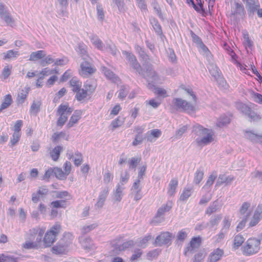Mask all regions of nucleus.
<instances>
[{
  "instance_id": "nucleus-1",
  "label": "nucleus",
  "mask_w": 262,
  "mask_h": 262,
  "mask_svg": "<svg viewBox=\"0 0 262 262\" xmlns=\"http://www.w3.org/2000/svg\"><path fill=\"white\" fill-rule=\"evenodd\" d=\"M192 133L196 144L200 146L207 145L214 140L213 132L200 125H194L192 129Z\"/></svg>"
},
{
  "instance_id": "nucleus-2",
  "label": "nucleus",
  "mask_w": 262,
  "mask_h": 262,
  "mask_svg": "<svg viewBox=\"0 0 262 262\" xmlns=\"http://www.w3.org/2000/svg\"><path fill=\"white\" fill-rule=\"evenodd\" d=\"M260 241L255 238H249L242 248L245 255L249 256L257 253L260 249Z\"/></svg>"
},
{
  "instance_id": "nucleus-3",
  "label": "nucleus",
  "mask_w": 262,
  "mask_h": 262,
  "mask_svg": "<svg viewBox=\"0 0 262 262\" xmlns=\"http://www.w3.org/2000/svg\"><path fill=\"white\" fill-rule=\"evenodd\" d=\"M46 231V227H38L30 230L32 235H35L36 241L34 242H27L24 244V247L26 249L37 248L39 243L41 241L42 237Z\"/></svg>"
},
{
  "instance_id": "nucleus-4",
  "label": "nucleus",
  "mask_w": 262,
  "mask_h": 262,
  "mask_svg": "<svg viewBox=\"0 0 262 262\" xmlns=\"http://www.w3.org/2000/svg\"><path fill=\"white\" fill-rule=\"evenodd\" d=\"M61 231V227L59 224H56L52 226L45 234L43 238L45 246H51L56 240V237Z\"/></svg>"
},
{
  "instance_id": "nucleus-5",
  "label": "nucleus",
  "mask_w": 262,
  "mask_h": 262,
  "mask_svg": "<svg viewBox=\"0 0 262 262\" xmlns=\"http://www.w3.org/2000/svg\"><path fill=\"white\" fill-rule=\"evenodd\" d=\"M72 112V108L70 107L67 104H61L59 105L56 113V115L59 116L57 122V126L62 127Z\"/></svg>"
},
{
  "instance_id": "nucleus-6",
  "label": "nucleus",
  "mask_w": 262,
  "mask_h": 262,
  "mask_svg": "<svg viewBox=\"0 0 262 262\" xmlns=\"http://www.w3.org/2000/svg\"><path fill=\"white\" fill-rule=\"evenodd\" d=\"M72 241V235L70 233L64 235L57 243L56 246L53 247L52 252L55 254H61L63 253L66 247L71 243Z\"/></svg>"
},
{
  "instance_id": "nucleus-7",
  "label": "nucleus",
  "mask_w": 262,
  "mask_h": 262,
  "mask_svg": "<svg viewBox=\"0 0 262 262\" xmlns=\"http://www.w3.org/2000/svg\"><path fill=\"white\" fill-rule=\"evenodd\" d=\"M140 60L143 62V66H145L147 73V77L151 78V81L157 79V74L153 70L150 65H148L149 60V57L146 54L145 50L138 54Z\"/></svg>"
},
{
  "instance_id": "nucleus-8",
  "label": "nucleus",
  "mask_w": 262,
  "mask_h": 262,
  "mask_svg": "<svg viewBox=\"0 0 262 262\" xmlns=\"http://www.w3.org/2000/svg\"><path fill=\"white\" fill-rule=\"evenodd\" d=\"M173 103L178 109L186 112L188 113L194 111L195 106L193 104L181 98L174 99Z\"/></svg>"
},
{
  "instance_id": "nucleus-9",
  "label": "nucleus",
  "mask_w": 262,
  "mask_h": 262,
  "mask_svg": "<svg viewBox=\"0 0 262 262\" xmlns=\"http://www.w3.org/2000/svg\"><path fill=\"white\" fill-rule=\"evenodd\" d=\"M236 107L253 121L259 120L261 118L259 115L252 111L249 107L245 104L237 103L236 104Z\"/></svg>"
},
{
  "instance_id": "nucleus-10",
  "label": "nucleus",
  "mask_w": 262,
  "mask_h": 262,
  "mask_svg": "<svg viewBox=\"0 0 262 262\" xmlns=\"http://www.w3.org/2000/svg\"><path fill=\"white\" fill-rule=\"evenodd\" d=\"M172 202L168 201L165 205H162L160 207L158 211L156 216L154 217V222L159 223L164 220V214L165 212L169 211L172 208Z\"/></svg>"
},
{
  "instance_id": "nucleus-11",
  "label": "nucleus",
  "mask_w": 262,
  "mask_h": 262,
  "mask_svg": "<svg viewBox=\"0 0 262 262\" xmlns=\"http://www.w3.org/2000/svg\"><path fill=\"white\" fill-rule=\"evenodd\" d=\"M201 243V238L200 237H193L189 245L184 250L185 255L188 256L189 254H192L196 249L199 248Z\"/></svg>"
},
{
  "instance_id": "nucleus-12",
  "label": "nucleus",
  "mask_w": 262,
  "mask_h": 262,
  "mask_svg": "<svg viewBox=\"0 0 262 262\" xmlns=\"http://www.w3.org/2000/svg\"><path fill=\"white\" fill-rule=\"evenodd\" d=\"M80 64V70L79 71L80 74L83 77H87L91 74L94 73L96 69L92 64L88 61V60H84Z\"/></svg>"
},
{
  "instance_id": "nucleus-13",
  "label": "nucleus",
  "mask_w": 262,
  "mask_h": 262,
  "mask_svg": "<svg viewBox=\"0 0 262 262\" xmlns=\"http://www.w3.org/2000/svg\"><path fill=\"white\" fill-rule=\"evenodd\" d=\"M262 219V204H259L254 210L253 215L249 223V227L256 226Z\"/></svg>"
},
{
  "instance_id": "nucleus-14",
  "label": "nucleus",
  "mask_w": 262,
  "mask_h": 262,
  "mask_svg": "<svg viewBox=\"0 0 262 262\" xmlns=\"http://www.w3.org/2000/svg\"><path fill=\"white\" fill-rule=\"evenodd\" d=\"M262 219V204H259L254 210L253 215L249 223V227L256 226Z\"/></svg>"
},
{
  "instance_id": "nucleus-15",
  "label": "nucleus",
  "mask_w": 262,
  "mask_h": 262,
  "mask_svg": "<svg viewBox=\"0 0 262 262\" xmlns=\"http://www.w3.org/2000/svg\"><path fill=\"white\" fill-rule=\"evenodd\" d=\"M262 219V204H259L254 210L253 215L249 223V227L256 226Z\"/></svg>"
},
{
  "instance_id": "nucleus-16",
  "label": "nucleus",
  "mask_w": 262,
  "mask_h": 262,
  "mask_svg": "<svg viewBox=\"0 0 262 262\" xmlns=\"http://www.w3.org/2000/svg\"><path fill=\"white\" fill-rule=\"evenodd\" d=\"M242 1L246 3V7L249 16H252L260 7L258 0H242Z\"/></svg>"
},
{
  "instance_id": "nucleus-17",
  "label": "nucleus",
  "mask_w": 262,
  "mask_h": 262,
  "mask_svg": "<svg viewBox=\"0 0 262 262\" xmlns=\"http://www.w3.org/2000/svg\"><path fill=\"white\" fill-rule=\"evenodd\" d=\"M171 237L172 234L168 232L162 233L160 235L157 237L155 240V243L157 246H159L168 244L170 243Z\"/></svg>"
},
{
  "instance_id": "nucleus-18",
  "label": "nucleus",
  "mask_w": 262,
  "mask_h": 262,
  "mask_svg": "<svg viewBox=\"0 0 262 262\" xmlns=\"http://www.w3.org/2000/svg\"><path fill=\"white\" fill-rule=\"evenodd\" d=\"M79 241L82 247L86 250L91 251L96 249L95 245L89 237L81 236L79 237Z\"/></svg>"
},
{
  "instance_id": "nucleus-19",
  "label": "nucleus",
  "mask_w": 262,
  "mask_h": 262,
  "mask_svg": "<svg viewBox=\"0 0 262 262\" xmlns=\"http://www.w3.org/2000/svg\"><path fill=\"white\" fill-rule=\"evenodd\" d=\"M125 187L121 186L120 184H118L116 188L113 191V199L115 202H120L123 196V190Z\"/></svg>"
},
{
  "instance_id": "nucleus-20",
  "label": "nucleus",
  "mask_w": 262,
  "mask_h": 262,
  "mask_svg": "<svg viewBox=\"0 0 262 262\" xmlns=\"http://www.w3.org/2000/svg\"><path fill=\"white\" fill-rule=\"evenodd\" d=\"M76 52L81 56L83 60H88L89 58L87 53V47L82 42L78 43L77 46L75 48Z\"/></svg>"
},
{
  "instance_id": "nucleus-21",
  "label": "nucleus",
  "mask_w": 262,
  "mask_h": 262,
  "mask_svg": "<svg viewBox=\"0 0 262 262\" xmlns=\"http://www.w3.org/2000/svg\"><path fill=\"white\" fill-rule=\"evenodd\" d=\"M113 254H118L119 252L124 251L126 249L134 245V242L132 240L126 241L123 243L121 245L119 244H114Z\"/></svg>"
},
{
  "instance_id": "nucleus-22",
  "label": "nucleus",
  "mask_w": 262,
  "mask_h": 262,
  "mask_svg": "<svg viewBox=\"0 0 262 262\" xmlns=\"http://www.w3.org/2000/svg\"><path fill=\"white\" fill-rule=\"evenodd\" d=\"M109 189L107 187L104 188L100 192L98 200L95 206L98 208H101L105 202V200L108 194Z\"/></svg>"
},
{
  "instance_id": "nucleus-23",
  "label": "nucleus",
  "mask_w": 262,
  "mask_h": 262,
  "mask_svg": "<svg viewBox=\"0 0 262 262\" xmlns=\"http://www.w3.org/2000/svg\"><path fill=\"white\" fill-rule=\"evenodd\" d=\"M234 180V177L231 176H226L225 174H220L215 184V187H218L225 183L226 185L230 184Z\"/></svg>"
},
{
  "instance_id": "nucleus-24",
  "label": "nucleus",
  "mask_w": 262,
  "mask_h": 262,
  "mask_svg": "<svg viewBox=\"0 0 262 262\" xmlns=\"http://www.w3.org/2000/svg\"><path fill=\"white\" fill-rule=\"evenodd\" d=\"M161 135V132L158 129H154L148 131L146 134V139L150 142H155Z\"/></svg>"
},
{
  "instance_id": "nucleus-25",
  "label": "nucleus",
  "mask_w": 262,
  "mask_h": 262,
  "mask_svg": "<svg viewBox=\"0 0 262 262\" xmlns=\"http://www.w3.org/2000/svg\"><path fill=\"white\" fill-rule=\"evenodd\" d=\"M29 90V88L25 87L18 92L16 99L18 104H22L23 103H24Z\"/></svg>"
},
{
  "instance_id": "nucleus-26",
  "label": "nucleus",
  "mask_w": 262,
  "mask_h": 262,
  "mask_svg": "<svg viewBox=\"0 0 262 262\" xmlns=\"http://www.w3.org/2000/svg\"><path fill=\"white\" fill-rule=\"evenodd\" d=\"M92 44L98 50H104L105 46L101 40L96 35H92L90 37Z\"/></svg>"
},
{
  "instance_id": "nucleus-27",
  "label": "nucleus",
  "mask_w": 262,
  "mask_h": 262,
  "mask_svg": "<svg viewBox=\"0 0 262 262\" xmlns=\"http://www.w3.org/2000/svg\"><path fill=\"white\" fill-rule=\"evenodd\" d=\"M59 3L58 14L59 16H64L67 14V8L68 0H57Z\"/></svg>"
},
{
  "instance_id": "nucleus-28",
  "label": "nucleus",
  "mask_w": 262,
  "mask_h": 262,
  "mask_svg": "<svg viewBox=\"0 0 262 262\" xmlns=\"http://www.w3.org/2000/svg\"><path fill=\"white\" fill-rule=\"evenodd\" d=\"M19 259V257L9 253L0 254V262H18Z\"/></svg>"
},
{
  "instance_id": "nucleus-29",
  "label": "nucleus",
  "mask_w": 262,
  "mask_h": 262,
  "mask_svg": "<svg viewBox=\"0 0 262 262\" xmlns=\"http://www.w3.org/2000/svg\"><path fill=\"white\" fill-rule=\"evenodd\" d=\"M46 56V53L43 50H39L36 52H33L31 53L29 57V60L32 61H36L39 59L44 58Z\"/></svg>"
},
{
  "instance_id": "nucleus-30",
  "label": "nucleus",
  "mask_w": 262,
  "mask_h": 262,
  "mask_svg": "<svg viewBox=\"0 0 262 262\" xmlns=\"http://www.w3.org/2000/svg\"><path fill=\"white\" fill-rule=\"evenodd\" d=\"M224 252L223 250L217 248L214 250L209 255V260L210 262H216L222 256Z\"/></svg>"
},
{
  "instance_id": "nucleus-31",
  "label": "nucleus",
  "mask_w": 262,
  "mask_h": 262,
  "mask_svg": "<svg viewBox=\"0 0 262 262\" xmlns=\"http://www.w3.org/2000/svg\"><path fill=\"white\" fill-rule=\"evenodd\" d=\"M129 87L127 85H122L119 87V90L117 92L118 94V98L123 100L127 96L129 91Z\"/></svg>"
},
{
  "instance_id": "nucleus-32",
  "label": "nucleus",
  "mask_w": 262,
  "mask_h": 262,
  "mask_svg": "<svg viewBox=\"0 0 262 262\" xmlns=\"http://www.w3.org/2000/svg\"><path fill=\"white\" fill-rule=\"evenodd\" d=\"M102 70L105 77L107 79L111 80L114 82H117L118 81H119V78L116 76V75L114 74L112 71L108 69L107 68L103 67L102 68Z\"/></svg>"
},
{
  "instance_id": "nucleus-33",
  "label": "nucleus",
  "mask_w": 262,
  "mask_h": 262,
  "mask_svg": "<svg viewBox=\"0 0 262 262\" xmlns=\"http://www.w3.org/2000/svg\"><path fill=\"white\" fill-rule=\"evenodd\" d=\"M193 188L192 187H185L184 188L179 200L181 201L186 202L193 193Z\"/></svg>"
},
{
  "instance_id": "nucleus-34",
  "label": "nucleus",
  "mask_w": 262,
  "mask_h": 262,
  "mask_svg": "<svg viewBox=\"0 0 262 262\" xmlns=\"http://www.w3.org/2000/svg\"><path fill=\"white\" fill-rule=\"evenodd\" d=\"M81 113L80 111H75L72 116L71 117L69 122L67 126L68 128L72 127L74 124L77 123L78 120L80 119Z\"/></svg>"
},
{
  "instance_id": "nucleus-35",
  "label": "nucleus",
  "mask_w": 262,
  "mask_h": 262,
  "mask_svg": "<svg viewBox=\"0 0 262 262\" xmlns=\"http://www.w3.org/2000/svg\"><path fill=\"white\" fill-rule=\"evenodd\" d=\"M70 84L72 88V90L76 92L81 88L82 82L76 77L72 78L70 81Z\"/></svg>"
},
{
  "instance_id": "nucleus-36",
  "label": "nucleus",
  "mask_w": 262,
  "mask_h": 262,
  "mask_svg": "<svg viewBox=\"0 0 262 262\" xmlns=\"http://www.w3.org/2000/svg\"><path fill=\"white\" fill-rule=\"evenodd\" d=\"M63 148L61 146H57L50 151V156L53 161H57L62 151Z\"/></svg>"
},
{
  "instance_id": "nucleus-37",
  "label": "nucleus",
  "mask_w": 262,
  "mask_h": 262,
  "mask_svg": "<svg viewBox=\"0 0 262 262\" xmlns=\"http://www.w3.org/2000/svg\"><path fill=\"white\" fill-rule=\"evenodd\" d=\"M178 185V181L176 179H173L170 181L167 191L169 195H173L175 193Z\"/></svg>"
},
{
  "instance_id": "nucleus-38",
  "label": "nucleus",
  "mask_w": 262,
  "mask_h": 262,
  "mask_svg": "<svg viewBox=\"0 0 262 262\" xmlns=\"http://www.w3.org/2000/svg\"><path fill=\"white\" fill-rule=\"evenodd\" d=\"M245 137L252 142H258L262 140V136L258 135L250 131H246Z\"/></svg>"
},
{
  "instance_id": "nucleus-39",
  "label": "nucleus",
  "mask_w": 262,
  "mask_h": 262,
  "mask_svg": "<svg viewBox=\"0 0 262 262\" xmlns=\"http://www.w3.org/2000/svg\"><path fill=\"white\" fill-rule=\"evenodd\" d=\"M12 103V99L11 95L8 94L6 95L4 101L0 106V113L2 112L3 110L8 108Z\"/></svg>"
},
{
  "instance_id": "nucleus-40",
  "label": "nucleus",
  "mask_w": 262,
  "mask_h": 262,
  "mask_svg": "<svg viewBox=\"0 0 262 262\" xmlns=\"http://www.w3.org/2000/svg\"><path fill=\"white\" fill-rule=\"evenodd\" d=\"M150 22L157 34L161 35L162 33V28L158 20L154 17H151L150 18Z\"/></svg>"
},
{
  "instance_id": "nucleus-41",
  "label": "nucleus",
  "mask_w": 262,
  "mask_h": 262,
  "mask_svg": "<svg viewBox=\"0 0 262 262\" xmlns=\"http://www.w3.org/2000/svg\"><path fill=\"white\" fill-rule=\"evenodd\" d=\"M245 238L241 234L235 235L233 239V247L237 249L245 241Z\"/></svg>"
},
{
  "instance_id": "nucleus-42",
  "label": "nucleus",
  "mask_w": 262,
  "mask_h": 262,
  "mask_svg": "<svg viewBox=\"0 0 262 262\" xmlns=\"http://www.w3.org/2000/svg\"><path fill=\"white\" fill-rule=\"evenodd\" d=\"M230 119L229 117L226 115L221 116L216 122V125L219 127L224 126L229 123Z\"/></svg>"
},
{
  "instance_id": "nucleus-43",
  "label": "nucleus",
  "mask_w": 262,
  "mask_h": 262,
  "mask_svg": "<svg viewBox=\"0 0 262 262\" xmlns=\"http://www.w3.org/2000/svg\"><path fill=\"white\" fill-rule=\"evenodd\" d=\"M219 209V205L217 201H214L211 203L209 206L206 209L205 213L209 215L215 212Z\"/></svg>"
},
{
  "instance_id": "nucleus-44",
  "label": "nucleus",
  "mask_w": 262,
  "mask_h": 262,
  "mask_svg": "<svg viewBox=\"0 0 262 262\" xmlns=\"http://www.w3.org/2000/svg\"><path fill=\"white\" fill-rule=\"evenodd\" d=\"M0 17L3 19L8 25L13 26L14 23V20L8 11L1 15Z\"/></svg>"
},
{
  "instance_id": "nucleus-45",
  "label": "nucleus",
  "mask_w": 262,
  "mask_h": 262,
  "mask_svg": "<svg viewBox=\"0 0 262 262\" xmlns=\"http://www.w3.org/2000/svg\"><path fill=\"white\" fill-rule=\"evenodd\" d=\"M88 92L85 89H80L76 92V97L78 101H81L86 98Z\"/></svg>"
},
{
  "instance_id": "nucleus-46",
  "label": "nucleus",
  "mask_w": 262,
  "mask_h": 262,
  "mask_svg": "<svg viewBox=\"0 0 262 262\" xmlns=\"http://www.w3.org/2000/svg\"><path fill=\"white\" fill-rule=\"evenodd\" d=\"M250 203L248 202H244L239 210V212L242 215H246L248 212H250L251 213V209H249L250 207Z\"/></svg>"
},
{
  "instance_id": "nucleus-47",
  "label": "nucleus",
  "mask_w": 262,
  "mask_h": 262,
  "mask_svg": "<svg viewBox=\"0 0 262 262\" xmlns=\"http://www.w3.org/2000/svg\"><path fill=\"white\" fill-rule=\"evenodd\" d=\"M250 216V212H248L243 217V220L238 223L236 227L237 231H239L242 230L245 227L247 220L249 218Z\"/></svg>"
},
{
  "instance_id": "nucleus-48",
  "label": "nucleus",
  "mask_w": 262,
  "mask_h": 262,
  "mask_svg": "<svg viewBox=\"0 0 262 262\" xmlns=\"http://www.w3.org/2000/svg\"><path fill=\"white\" fill-rule=\"evenodd\" d=\"M51 206L55 208H65L67 207V202L66 200H61L53 201Z\"/></svg>"
},
{
  "instance_id": "nucleus-49",
  "label": "nucleus",
  "mask_w": 262,
  "mask_h": 262,
  "mask_svg": "<svg viewBox=\"0 0 262 262\" xmlns=\"http://www.w3.org/2000/svg\"><path fill=\"white\" fill-rule=\"evenodd\" d=\"M113 6H116L120 12H123L125 10V6L123 0H113Z\"/></svg>"
},
{
  "instance_id": "nucleus-50",
  "label": "nucleus",
  "mask_w": 262,
  "mask_h": 262,
  "mask_svg": "<svg viewBox=\"0 0 262 262\" xmlns=\"http://www.w3.org/2000/svg\"><path fill=\"white\" fill-rule=\"evenodd\" d=\"M231 225V220L228 216H225L223 221V227L221 230L224 232H228Z\"/></svg>"
},
{
  "instance_id": "nucleus-51",
  "label": "nucleus",
  "mask_w": 262,
  "mask_h": 262,
  "mask_svg": "<svg viewBox=\"0 0 262 262\" xmlns=\"http://www.w3.org/2000/svg\"><path fill=\"white\" fill-rule=\"evenodd\" d=\"M217 176V172L214 171L208 177V180L205 185V187H210L213 184L214 180L216 179Z\"/></svg>"
},
{
  "instance_id": "nucleus-52",
  "label": "nucleus",
  "mask_w": 262,
  "mask_h": 262,
  "mask_svg": "<svg viewBox=\"0 0 262 262\" xmlns=\"http://www.w3.org/2000/svg\"><path fill=\"white\" fill-rule=\"evenodd\" d=\"M204 177V172L200 170H197L194 174L193 182L195 184H199L202 180Z\"/></svg>"
},
{
  "instance_id": "nucleus-53",
  "label": "nucleus",
  "mask_w": 262,
  "mask_h": 262,
  "mask_svg": "<svg viewBox=\"0 0 262 262\" xmlns=\"http://www.w3.org/2000/svg\"><path fill=\"white\" fill-rule=\"evenodd\" d=\"M53 170L54 173L58 179L62 180L66 178L67 176L64 173V171H62L61 168L56 167L54 168Z\"/></svg>"
},
{
  "instance_id": "nucleus-54",
  "label": "nucleus",
  "mask_w": 262,
  "mask_h": 262,
  "mask_svg": "<svg viewBox=\"0 0 262 262\" xmlns=\"http://www.w3.org/2000/svg\"><path fill=\"white\" fill-rule=\"evenodd\" d=\"M145 103L146 104H149L153 108H157L161 103V98H157V99H150L149 101H146Z\"/></svg>"
},
{
  "instance_id": "nucleus-55",
  "label": "nucleus",
  "mask_w": 262,
  "mask_h": 262,
  "mask_svg": "<svg viewBox=\"0 0 262 262\" xmlns=\"http://www.w3.org/2000/svg\"><path fill=\"white\" fill-rule=\"evenodd\" d=\"M197 47L198 48L200 52L203 55L209 56L210 54V52L208 48L203 43V42L198 46Z\"/></svg>"
},
{
  "instance_id": "nucleus-56",
  "label": "nucleus",
  "mask_w": 262,
  "mask_h": 262,
  "mask_svg": "<svg viewBox=\"0 0 262 262\" xmlns=\"http://www.w3.org/2000/svg\"><path fill=\"white\" fill-rule=\"evenodd\" d=\"M104 50L110 52L114 56H115L117 54V53L118 52L116 46L113 43H107L106 47H105Z\"/></svg>"
},
{
  "instance_id": "nucleus-57",
  "label": "nucleus",
  "mask_w": 262,
  "mask_h": 262,
  "mask_svg": "<svg viewBox=\"0 0 262 262\" xmlns=\"http://www.w3.org/2000/svg\"><path fill=\"white\" fill-rule=\"evenodd\" d=\"M235 13L240 16H244L245 14V11L243 5L238 3H236Z\"/></svg>"
},
{
  "instance_id": "nucleus-58",
  "label": "nucleus",
  "mask_w": 262,
  "mask_h": 262,
  "mask_svg": "<svg viewBox=\"0 0 262 262\" xmlns=\"http://www.w3.org/2000/svg\"><path fill=\"white\" fill-rule=\"evenodd\" d=\"M53 62H55L54 59L51 55H49L40 61V64L42 67H45Z\"/></svg>"
},
{
  "instance_id": "nucleus-59",
  "label": "nucleus",
  "mask_w": 262,
  "mask_h": 262,
  "mask_svg": "<svg viewBox=\"0 0 262 262\" xmlns=\"http://www.w3.org/2000/svg\"><path fill=\"white\" fill-rule=\"evenodd\" d=\"M122 54L125 56L126 59L129 63L133 61H136V59L137 58L135 55L132 53L126 51H123Z\"/></svg>"
},
{
  "instance_id": "nucleus-60",
  "label": "nucleus",
  "mask_w": 262,
  "mask_h": 262,
  "mask_svg": "<svg viewBox=\"0 0 262 262\" xmlns=\"http://www.w3.org/2000/svg\"><path fill=\"white\" fill-rule=\"evenodd\" d=\"M208 68L210 73L213 77L217 78L219 76V69L215 65L211 64Z\"/></svg>"
},
{
  "instance_id": "nucleus-61",
  "label": "nucleus",
  "mask_w": 262,
  "mask_h": 262,
  "mask_svg": "<svg viewBox=\"0 0 262 262\" xmlns=\"http://www.w3.org/2000/svg\"><path fill=\"white\" fill-rule=\"evenodd\" d=\"M4 59H11L12 58H16L19 55L17 51L10 50L7 51L4 53Z\"/></svg>"
},
{
  "instance_id": "nucleus-62",
  "label": "nucleus",
  "mask_w": 262,
  "mask_h": 262,
  "mask_svg": "<svg viewBox=\"0 0 262 262\" xmlns=\"http://www.w3.org/2000/svg\"><path fill=\"white\" fill-rule=\"evenodd\" d=\"M124 118L121 117H118L117 119L114 120L112 122V125L113 128H116L121 126L124 123Z\"/></svg>"
},
{
  "instance_id": "nucleus-63",
  "label": "nucleus",
  "mask_w": 262,
  "mask_h": 262,
  "mask_svg": "<svg viewBox=\"0 0 262 262\" xmlns=\"http://www.w3.org/2000/svg\"><path fill=\"white\" fill-rule=\"evenodd\" d=\"M129 178V174L126 171L123 173L121 174L120 182L118 184H120L121 186H124V185L127 183Z\"/></svg>"
},
{
  "instance_id": "nucleus-64",
  "label": "nucleus",
  "mask_w": 262,
  "mask_h": 262,
  "mask_svg": "<svg viewBox=\"0 0 262 262\" xmlns=\"http://www.w3.org/2000/svg\"><path fill=\"white\" fill-rule=\"evenodd\" d=\"M84 88L88 92L92 93L95 90L96 86L91 81L88 80L84 83Z\"/></svg>"
}]
</instances>
